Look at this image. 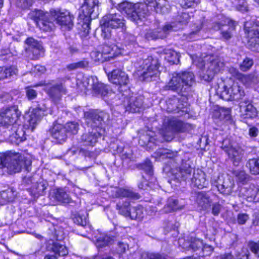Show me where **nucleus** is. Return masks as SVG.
Instances as JSON below:
<instances>
[{
    "label": "nucleus",
    "mask_w": 259,
    "mask_h": 259,
    "mask_svg": "<svg viewBox=\"0 0 259 259\" xmlns=\"http://www.w3.org/2000/svg\"><path fill=\"white\" fill-rule=\"evenodd\" d=\"M189 127V124L181 120L174 118H166L164 120L161 131L162 138L158 139L156 136L153 135L144 134L140 136L139 143L141 146H146L149 149H153L163 141H171L176 133L185 132Z\"/></svg>",
    "instance_id": "nucleus-1"
},
{
    "label": "nucleus",
    "mask_w": 259,
    "mask_h": 259,
    "mask_svg": "<svg viewBox=\"0 0 259 259\" xmlns=\"http://www.w3.org/2000/svg\"><path fill=\"white\" fill-rule=\"evenodd\" d=\"M31 160L19 153H0V168L9 175L20 172L23 169L30 171Z\"/></svg>",
    "instance_id": "nucleus-2"
},
{
    "label": "nucleus",
    "mask_w": 259,
    "mask_h": 259,
    "mask_svg": "<svg viewBox=\"0 0 259 259\" xmlns=\"http://www.w3.org/2000/svg\"><path fill=\"white\" fill-rule=\"evenodd\" d=\"M138 63V71L140 72L141 80L151 81L158 76L159 63L156 58L149 56L145 59H140Z\"/></svg>",
    "instance_id": "nucleus-3"
},
{
    "label": "nucleus",
    "mask_w": 259,
    "mask_h": 259,
    "mask_svg": "<svg viewBox=\"0 0 259 259\" xmlns=\"http://www.w3.org/2000/svg\"><path fill=\"white\" fill-rule=\"evenodd\" d=\"M118 9L126 15L133 21H137L146 17L149 14L148 6L143 3L133 4L123 2L118 5Z\"/></svg>",
    "instance_id": "nucleus-4"
},
{
    "label": "nucleus",
    "mask_w": 259,
    "mask_h": 259,
    "mask_svg": "<svg viewBox=\"0 0 259 259\" xmlns=\"http://www.w3.org/2000/svg\"><path fill=\"white\" fill-rule=\"evenodd\" d=\"M204 64L202 65L204 70L200 74V78L208 82L211 81L214 75L219 73L225 66L224 62L218 56H210L204 60Z\"/></svg>",
    "instance_id": "nucleus-5"
},
{
    "label": "nucleus",
    "mask_w": 259,
    "mask_h": 259,
    "mask_svg": "<svg viewBox=\"0 0 259 259\" xmlns=\"http://www.w3.org/2000/svg\"><path fill=\"white\" fill-rule=\"evenodd\" d=\"M221 148L227 154L228 159L234 166L239 165L244 155V151L241 148L233 147L230 141L226 139L223 141Z\"/></svg>",
    "instance_id": "nucleus-6"
},
{
    "label": "nucleus",
    "mask_w": 259,
    "mask_h": 259,
    "mask_svg": "<svg viewBox=\"0 0 259 259\" xmlns=\"http://www.w3.org/2000/svg\"><path fill=\"white\" fill-rule=\"evenodd\" d=\"M106 114L98 110H90L84 113L85 123L88 126L93 129H98L102 131L104 119Z\"/></svg>",
    "instance_id": "nucleus-7"
},
{
    "label": "nucleus",
    "mask_w": 259,
    "mask_h": 259,
    "mask_svg": "<svg viewBox=\"0 0 259 259\" xmlns=\"http://www.w3.org/2000/svg\"><path fill=\"white\" fill-rule=\"evenodd\" d=\"M50 13L52 17L56 20L57 23L62 28L70 30L73 26L74 17L70 13L65 10H51Z\"/></svg>",
    "instance_id": "nucleus-8"
},
{
    "label": "nucleus",
    "mask_w": 259,
    "mask_h": 259,
    "mask_svg": "<svg viewBox=\"0 0 259 259\" xmlns=\"http://www.w3.org/2000/svg\"><path fill=\"white\" fill-rule=\"evenodd\" d=\"M50 15L51 13L36 10L31 13L30 16L40 29L44 31H49L52 30L55 27L53 22L49 18Z\"/></svg>",
    "instance_id": "nucleus-9"
},
{
    "label": "nucleus",
    "mask_w": 259,
    "mask_h": 259,
    "mask_svg": "<svg viewBox=\"0 0 259 259\" xmlns=\"http://www.w3.org/2000/svg\"><path fill=\"white\" fill-rule=\"evenodd\" d=\"M102 22L107 27L111 29H125V20L119 13L110 12L105 15L102 19Z\"/></svg>",
    "instance_id": "nucleus-10"
},
{
    "label": "nucleus",
    "mask_w": 259,
    "mask_h": 259,
    "mask_svg": "<svg viewBox=\"0 0 259 259\" xmlns=\"http://www.w3.org/2000/svg\"><path fill=\"white\" fill-rule=\"evenodd\" d=\"M20 112L15 107H12L0 112V125L8 126L12 125L13 128H16V125L14 123L18 119Z\"/></svg>",
    "instance_id": "nucleus-11"
},
{
    "label": "nucleus",
    "mask_w": 259,
    "mask_h": 259,
    "mask_svg": "<svg viewBox=\"0 0 259 259\" xmlns=\"http://www.w3.org/2000/svg\"><path fill=\"white\" fill-rule=\"evenodd\" d=\"M46 110V105L42 101L37 103L36 105H34V108L29 115L28 120L29 126L32 131L34 129L36 125L41 121L45 115L44 113Z\"/></svg>",
    "instance_id": "nucleus-12"
},
{
    "label": "nucleus",
    "mask_w": 259,
    "mask_h": 259,
    "mask_svg": "<svg viewBox=\"0 0 259 259\" xmlns=\"http://www.w3.org/2000/svg\"><path fill=\"white\" fill-rule=\"evenodd\" d=\"M98 0H84L82 6V12L86 21L95 19L98 15Z\"/></svg>",
    "instance_id": "nucleus-13"
},
{
    "label": "nucleus",
    "mask_w": 259,
    "mask_h": 259,
    "mask_svg": "<svg viewBox=\"0 0 259 259\" xmlns=\"http://www.w3.org/2000/svg\"><path fill=\"white\" fill-rule=\"evenodd\" d=\"M192 168L189 161L183 162L179 167L172 168L171 174L175 180L178 181H186L190 178Z\"/></svg>",
    "instance_id": "nucleus-14"
},
{
    "label": "nucleus",
    "mask_w": 259,
    "mask_h": 259,
    "mask_svg": "<svg viewBox=\"0 0 259 259\" xmlns=\"http://www.w3.org/2000/svg\"><path fill=\"white\" fill-rule=\"evenodd\" d=\"M144 98L142 96H132L126 97L123 101L126 111L131 112H139L142 109Z\"/></svg>",
    "instance_id": "nucleus-15"
},
{
    "label": "nucleus",
    "mask_w": 259,
    "mask_h": 259,
    "mask_svg": "<svg viewBox=\"0 0 259 259\" xmlns=\"http://www.w3.org/2000/svg\"><path fill=\"white\" fill-rule=\"evenodd\" d=\"M215 183L220 193L225 195H229L232 193L234 183L228 175L219 176Z\"/></svg>",
    "instance_id": "nucleus-16"
},
{
    "label": "nucleus",
    "mask_w": 259,
    "mask_h": 259,
    "mask_svg": "<svg viewBox=\"0 0 259 259\" xmlns=\"http://www.w3.org/2000/svg\"><path fill=\"white\" fill-rule=\"evenodd\" d=\"M108 77L111 82L120 86L125 85L130 82L128 75L120 69H113L109 72Z\"/></svg>",
    "instance_id": "nucleus-17"
},
{
    "label": "nucleus",
    "mask_w": 259,
    "mask_h": 259,
    "mask_svg": "<svg viewBox=\"0 0 259 259\" xmlns=\"http://www.w3.org/2000/svg\"><path fill=\"white\" fill-rule=\"evenodd\" d=\"M115 45H108L104 44L99 51L96 53L97 59L101 62L109 61L110 59L114 58L116 55Z\"/></svg>",
    "instance_id": "nucleus-18"
},
{
    "label": "nucleus",
    "mask_w": 259,
    "mask_h": 259,
    "mask_svg": "<svg viewBox=\"0 0 259 259\" xmlns=\"http://www.w3.org/2000/svg\"><path fill=\"white\" fill-rule=\"evenodd\" d=\"M166 90L176 92L179 94L185 96L186 92L184 89V86L182 82L181 78L179 73H174L170 80L165 85Z\"/></svg>",
    "instance_id": "nucleus-19"
},
{
    "label": "nucleus",
    "mask_w": 259,
    "mask_h": 259,
    "mask_svg": "<svg viewBox=\"0 0 259 259\" xmlns=\"http://www.w3.org/2000/svg\"><path fill=\"white\" fill-rule=\"evenodd\" d=\"M244 30L249 38V42L259 46V25L251 22H246L244 24Z\"/></svg>",
    "instance_id": "nucleus-20"
},
{
    "label": "nucleus",
    "mask_w": 259,
    "mask_h": 259,
    "mask_svg": "<svg viewBox=\"0 0 259 259\" xmlns=\"http://www.w3.org/2000/svg\"><path fill=\"white\" fill-rule=\"evenodd\" d=\"M101 132L93 128L91 132L84 133L81 137V142L85 146H94L102 136Z\"/></svg>",
    "instance_id": "nucleus-21"
},
{
    "label": "nucleus",
    "mask_w": 259,
    "mask_h": 259,
    "mask_svg": "<svg viewBox=\"0 0 259 259\" xmlns=\"http://www.w3.org/2000/svg\"><path fill=\"white\" fill-rule=\"evenodd\" d=\"M195 202L200 210H205L210 207L212 201L208 193L201 191L196 193Z\"/></svg>",
    "instance_id": "nucleus-22"
},
{
    "label": "nucleus",
    "mask_w": 259,
    "mask_h": 259,
    "mask_svg": "<svg viewBox=\"0 0 259 259\" xmlns=\"http://www.w3.org/2000/svg\"><path fill=\"white\" fill-rule=\"evenodd\" d=\"M230 91H232L231 95H228L229 91H227L221 94V98L226 101L239 100L242 99L245 95L244 91L236 83H233L231 87Z\"/></svg>",
    "instance_id": "nucleus-23"
},
{
    "label": "nucleus",
    "mask_w": 259,
    "mask_h": 259,
    "mask_svg": "<svg viewBox=\"0 0 259 259\" xmlns=\"http://www.w3.org/2000/svg\"><path fill=\"white\" fill-rule=\"evenodd\" d=\"M214 28L216 30H220L222 37L227 40L230 39L233 36V31L235 29V22L231 21H228V24H222L220 23H215Z\"/></svg>",
    "instance_id": "nucleus-24"
},
{
    "label": "nucleus",
    "mask_w": 259,
    "mask_h": 259,
    "mask_svg": "<svg viewBox=\"0 0 259 259\" xmlns=\"http://www.w3.org/2000/svg\"><path fill=\"white\" fill-rule=\"evenodd\" d=\"M47 93L55 103H57L61 100V93H66V89L62 84H57L47 90Z\"/></svg>",
    "instance_id": "nucleus-25"
},
{
    "label": "nucleus",
    "mask_w": 259,
    "mask_h": 259,
    "mask_svg": "<svg viewBox=\"0 0 259 259\" xmlns=\"http://www.w3.org/2000/svg\"><path fill=\"white\" fill-rule=\"evenodd\" d=\"M181 76L184 90L186 93L191 91V87L195 84V79L194 74L190 71H182L179 73Z\"/></svg>",
    "instance_id": "nucleus-26"
},
{
    "label": "nucleus",
    "mask_w": 259,
    "mask_h": 259,
    "mask_svg": "<svg viewBox=\"0 0 259 259\" xmlns=\"http://www.w3.org/2000/svg\"><path fill=\"white\" fill-rule=\"evenodd\" d=\"M191 182L194 187L199 189L206 187L208 184V182L205 178V174L199 169L194 171Z\"/></svg>",
    "instance_id": "nucleus-27"
},
{
    "label": "nucleus",
    "mask_w": 259,
    "mask_h": 259,
    "mask_svg": "<svg viewBox=\"0 0 259 259\" xmlns=\"http://www.w3.org/2000/svg\"><path fill=\"white\" fill-rule=\"evenodd\" d=\"M51 135L53 138L57 140L58 143L61 144L67 139L66 130L62 124H56L51 130Z\"/></svg>",
    "instance_id": "nucleus-28"
},
{
    "label": "nucleus",
    "mask_w": 259,
    "mask_h": 259,
    "mask_svg": "<svg viewBox=\"0 0 259 259\" xmlns=\"http://www.w3.org/2000/svg\"><path fill=\"white\" fill-rule=\"evenodd\" d=\"M240 104L244 109L243 116L244 118H253L257 116V111L250 101L244 100Z\"/></svg>",
    "instance_id": "nucleus-29"
},
{
    "label": "nucleus",
    "mask_w": 259,
    "mask_h": 259,
    "mask_svg": "<svg viewBox=\"0 0 259 259\" xmlns=\"http://www.w3.org/2000/svg\"><path fill=\"white\" fill-rule=\"evenodd\" d=\"M203 244L202 240L191 237L189 240L183 243V247L187 250H192L194 252H198L203 247Z\"/></svg>",
    "instance_id": "nucleus-30"
},
{
    "label": "nucleus",
    "mask_w": 259,
    "mask_h": 259,
    "mask_svg": "<svg viewBox=\"0 0 259 259\" xmlns=\"http://www.w3.org/2000/svg\"><path fill=\"white\" fill-rule=\"evenodd\" d=\"M183 206V205L180 204L177 199L169 198L163 208V211L165 213H169L182 209Z\"/></svg>",
    "instance_id": "nucleus-31"
},
{
    "label": "nucleus",
    "mask_w": 259,
    "mask_h": 259,
    "mask_svg": "<svg viewBox=\"0 0 259 259\" xmlns=\"http://www.w3.org/2000/svg\"><path fill=\"white\" fill-rule=\"evenodd\" d=\"M116 197H127L131 199H138L140 197V195L129 189L117 188L115 192Z\"/></svg>",
    "instance_id": "nucleus-32"
},
{
    "label": "nucleus",
    "mask_w": 259,
    "mask_h": 259,
    "mask_svg": "<svg viewBox=\"0 0 259 259\" xmlns=\"http://www.w3.org/2000/svg\"><path fill=\"white\" fill-rule=\"evenodd\" d=\"M157 156L162 158L174 159V161H181L182 159L178 156L177 152H172L166 149H159L156 153Z\"/></svg>",
    "instance_id": "nucleus-33"
},
{
    "label": "nucleus",
    "mask_w": 259,
    "mask_h": 259,
    "mask_svg": "<svg viewBox=\"0 0 259 259\" xmlns=\"http://www.w3.org/2000/svg\"><path fill=\"white\" fill-rule=\"evenodd\" d=\"M91 20L86 21L85 19H83V22L80 29V35L82 40L83 42L87 45L89 40L90 38L89 32L91 29L90 23Z\"/></svg>",
    "instance_id": "nucleus-34"
},
{
    "label": "nucleus",
    "mask_w": 259,
    "mask_h": 259,
    "mask_svg": "<svg viewBox=\"0 0 259 259\" xmlns=\"http://www.w3.org/2000/svg\"><path fill=\"white\" fill-rule=\"evenodd\" d=\"M17 73L18 69L15 66L0 67V80L10 78Z\"/></svg>",
    "instance_id": "nucleus-35"
},
{
    "label": "nucleus",
    "mask_w": 259,
    "mask_h": 259,
    "mask_svg": "<svg viewBox=\"0 0 259 259\" xmlns=\"http://www.w3.org/2000/svg\"><path fill=\"white\" fill-rule=\"evenodd\" d=\"M112 243V239L107 235H101L95 240V245L99 248L109 246Z\"/></svg>",
    "instance_id": "nucleus-36"
},
{
    "label": "nucleus",
    "mask_w": 259,
    "mask_h": 259,
    "mask_svg": "<svg viewBox=\"0 0 259 259\" xmlns=\"http://www.w3.org/2000/svg\"><path fill=\"white\" fill-rule=\"evenodd\" d=\"M179 102L178 98L175 97L167 99L165 101L166 110L168 112L177 111L178 109L180 108Z\"/></svg>",
    "instance_id": "nucleus-37"
},
{
    "label": "nucleus",
    "mask_w": 259,
    "mask_h": 259,
    "mask_svg": "<svg viewBox=\"0 0 259 259\" xmlns=\"http://www.w3.org/2000/svg\"><path fill=\"white\" fill-rule=\"evenodd\" d=\"M51 249L54 252L59 256H65L68 253L67 247L59 242H53Z\"/></svg>",
    "instance_id": "nucleus-38"
},
{
    "label": "nucleus",
    "mask_w": 259,
    "mask_h": 259,
    "mask_svg": "<svg viewBox=\"0 0 259 259\" xmlns=\"http://www.w3.org/2000/svg\"><path fill=\"white\" fill-rule=\"evenodd\" d=\"M89 66V62L86 59H83L77 62L71 63L67 65L66 68L69 71H72L78 69H85Z\"/></svg>",
    "instance_id": "nucleus-39"
},
{
    "label": "nucleus",
    "mask_w": 259,
    "mask_h": 259,
    "mask_svg": "<svg viewBox=\"0 0 259 259\" xmlns=\"http://www.w3.org/2000/svg\"><path fill=\"white\" fill-rule=\"evenodd\" d=\"M243 190L244 191V195L246 197L247 201H252L255 200L258 190L257 188L253 186L252 187L250 186L248 188H244Z\"/></svg>",
    "instance_id": "nucleus-40"
},
{
    "label": "nucleus",
    "mask_w": 259,
    "mask_h": 259,
    "mask_svg": "<svg viewBox=\"0 0 259 259\" xmlns=\"http://www.w3.org/2000/svg\"><path fill=\"white\" fill-rule=\"evenodd\" d=\"M1 203L3 204L8 202L13 201L15 195L12 189H8L0 193Z\"/></svg>",
    "instance_id": "nucleus-41"
},
{
    "label": "nucleus",
    "mask_w": 259,
    "mask_h": 259,
    "mask_svg": "<svg viewBox=\"0 0 259 259\" xmlns=\"http://www.w3.org/2000/svg\"><path fill=\"white\" fill-rule=\"evenodd\" d=\"M55 197L58 201L64 203H68L71 200L69 195L65 191L64 189L61 188L58 189L56 190L55 193Z\"/></svg>",
    "instance_id": "nucleus-42"
},
{
    "label": "nucleus",
    "mask_w": 259,
    "mask_h": 259,
    "mask_svg": "<svg viewBox=\"0 0 259 259\" xmlns=\"http://www.w3.org/2000/svg\"><path fill=\"white\" fill-rule=\"evenodd\" d=\"M165 59L170 64H177L180 62V55L176 52L172 50H167L165 53Z\"/></svg>",
    "instance_id": "nucleus-43"
},
{
    "label": "nucleus",
    "mask_w": 259,
    "mask_h": 259,
    "mask_svg": "<svg viewBox=\"0 0 259 259\" xmlns=\"http://www.w3.org/2000/svg\"><path fill=\"white\" fill-rule=\"evenodd\" d=\"M247 166L252 175H259V159H250L247 163Z\"/></svg>",
    "instance_id": "nucleus-44"
},
{
    "label": "nucleus",
    "mask_w": 259,
    "mask_h": 259,
    "mask_svg": "<svg viewBox=\"0 0 259 259\" xmlns=\"http://www.w3.org/2000/svg\"><path fill=\"white\" fill-rule=\"evenodd\" d=\"M130 203L128 201L122 203L119 202L116 204V208L121 214L127 217H129L131 213V208H130Z\"/></svg>",
    "instance_id": "nucleus-45"
},
{
    "label": "nucleus",
    "mask_w": 259,
    "mask_h": 259,
    "mask_svg": "<svg viewBox=\"0 0 259 259\" xmlns=\"http://www.w3.org/2000/svg\"><path fill=\"white\" fill-rule=\"evenodd\" d=\"M232 174L235 177L237 181L242 184H245L249 180V175L244 170H235L232 171Z\"/></svg>",
    "instance_id": "nucleus-46"
},
{
    "label": "nucleus",
    "mask_w": 259,
    "mask_h": 259,
    "mask_svg": "<svg viewBox=\"0 0 259 259\" xmlns=\"http://www.w3.org/2000/svg\"><path fill=\"white\" fill-rule=\"evenodd\" d=\"M45 49L41 46H38L37 48L34 49L27 52L29 57L31 60H36L42 56L44 54Z\"/></svg>",
    "instance_id": "nucleus-47"
},
{
    "label": "nucleus",
    "mask_w": 259,
    "mask_h": 259,
    "mask_svg": "<svg viewBox=\"0 0 259 259\" xmlns=\"http://www.w3.org/2000/svg\"><path fill=\"white\" fill-rule=\"evenodd\" d=\"M143 208L139 205L131 208L129 217L132 220L141 219L143 218Z\"/></svg>",
    "instance_id": "nucleus-48"
},
{
    "label": "nucleus",
    "mask_w": 259,
    "mask_h": 259,
    "mask_svg": "<svg viewBox=\"0 0 259 259\" xmlns=\"http://www.w3.org/2000/svg\"><path fill=\"white\" fill-rule=\"evenodd\" d=\"M141 259H167L163 254L157 252H143L141 254Z\"/></svg>",
    "instance_id": "nucleus-49"
},
{
    "label": "nucleus",
    "mask_w": 259,
    "mask_h": 259,
    "mask_svg": "<svg viewBox=\"0 0 259 259\" xmlns=\"http://www.w3.org/2000/svg\"><path fill=\"white\" fill-rule=\"evenodd\" d=\"M12 138V140L13 138H15L16 141H15L17 144H18L20 142H23L26 140V137L25 136L23 128L21 127H18L17 130L15 131V133L11 136Z\"/></svg>",
    "instance_id": "nucleus-50"
},
{
    "label": "nucleus",
    "mask_w": 259,
    "mask_h": 259,
    "mask_svg": "<svg viewBox=\"0 0 259 259\" xmlns=\"http://www.w3.org/2000/svg\"><path fill=\"white\" fill-rule=\"evenodd\" d=\"M92 90L96 94H100L102 96H105L108 93L107 87L98 81Z\"/></svg>",
    "instance_id": "nucleus-51"
},
{
    "label": "nucleus",
    "mask_w": 259,
    "mask_h": 259,
    "mask_svg": "<svg viewBox=\"0 0 259 259\" xmlns=\"http://www.w3.org/2000/svg\"><path fill=\"white\" fill-rule=\"evenodd\" d=\"M64 127L66 130V133L75 135L79 130V124L78 122L75 121L68 122L65 124Z\"/></svg>",
    "instance_id": "nucleus-52"
},
{
    "label": "nucleus",
    "mask_w": 259,
    "mask_h": 259,
    "mask_svg": "<svg viewBox=\"0 0 259 259\" xmlns=\"http://www.w3.org/2000/svg\"><path fill=\"white\" fill-rule=\"evenodd\" d=\"M213 247L209 245L203 244V247L201 248L200 252H196L199 256H206L210 255L213 251Z\"/></svg>",
    "instance_id": "nucleus-53"
},
{
    "label": "nucleus",
    "mask_w": 259,
    "mask_h": 259,
    "mask_svg": "<svg viewBox=\"0 0 259 259\" xmlns=\"http://www.w3.org/2000/svg\"><path fill=\"white\" fill-rule=\"evenodd\" d=\"M148 37L151 39L163 38L165 37L163 31H162L161 28H158L155 30H153L148 33Z\"/></svg>",
    "instance_id": "nucleus-54"
},
{
    "label": "nucleus",
    "mask_w": 259,
    "mask_h": 259,
    "mask_svg": "<svg viewBox=\"0 0 259 259\" xmlns=\"http://www.w3.org/2000/svg\"><path fill=\"white\" fill-rule=\"evenodd\" d=\"M25 43L28 45V47L26 48V51L27 53L34 49L37 48L38 46L42 45L40 42L32 37H29L26 39Z\"/></svg>",
    "instance_id": "nucleus-55"
},
{
    "label": "nucleus",
    "mask_w": 259,
    "mask_h": 259,
    "mask_svg": "<svg viewBox=\"0 0 259 259\" xmlns=\"http://www.w3.org/2000/svg\"><path fill=\"white\" fill-rule=\"evenodd\" d=\"M137 167L140 169L144 170L146 173L152 175L153 171V166L152 162L148 159L145 160V161L141 164H139L137 165Z\"/></svg>",
    "instance_id": "nucleus-56"
},
{
    "label": "nucleus",
    "mask_w": 259,
    "mask_h": 259,
    "mask_svg": "<svg viewBox=\"0 0 259 259\" xmlns=\"http://www.w3.org/2000/svg\"><path fill=\"white\" fill-rule=\"evenodd\" d=\"M46 188L47 186L45 183L43 182H36L35 184L34 183L31 187L32 190L35 191L34 193L38 195L42 194Z\"/></svg>",
    "instance_id": "nucleus-57"
},
{
    "label": "nucleus",
    "mask_w": 259,
    "mask_h": 259,
    "mask_svg": "<svg viewBox=\"0 0 259 259\" xmlns=\"http://www.w3.org/2000/svg\"><path fill=\"white\" fill-rule=\"evenodd\" d=\"M253 61L252 59L246 57L240 64L239 68L241 71L245 72L249 70L253 65Z\"/></svg>",
    "instance_id": "nucleus-58"
},
{
    "label": "nucleus",
    "mask_w": 259,
    "mask_h": 259,
    "mask_svg": "<svg viewBox=\"0 0 259 259\" xmlns=\"http://www.w3.org/2000/svg\"><path fill=\"white\" fill-rule=\"evenodd\" d=\"M98 81L96 76H90L84 79L83 81L84 85L88 89H92Z\"/></svg>",
    "instance_id": "nucleus-59"
},
{
    "label": "nucleus",
    "mask_w": 259,
    "mask_h": 259,
    "mask_svg": "<svg viewBox=\"0 0 259 259\" xmlns=\"http://www.w3.org/2000/svg\"><path fill=\"white\" fill-rule=\"evenodd\" d=\"M102 32L101 36L104 39L109 40L111 38L112 34L110 27H107L103 23L101 25Z\"/></svg>",
    "instance_id": "nucleus-60"
},
{
    "label": "nucleus",
    "mask_w": 259,
    "mask_h": 259,
    "mask_svg": "<svg viewBox=\"0 0 259 259\" xmlns=\"http://www.w3.org/2000/svg\"><path fill=\"white\" fill-rule=\"evenodd\" d=\"M189 19L190 16L188 13L186 12H182L177 17V21L182 24H187Z\"/></svg>",
    "instance_id": "nucleus-61"
},
{
    "label": "nucleus",
    "mask_w": 259,
    "mask_h": 259,
    "mask_svg": "<svg viewBox=\"0 0 259 259\" xmlns=\"http://www.w3.org/2000/svg\"><path fill=\"white\" fill-rule=\"evenodd\" d=\"M73 220L75 224L81 226H85L87 224L85 217L83 218V216L79 214H75L73 218Z\"/></svg>",
    "instance_id": "nucleus-62"
},
{
    "label": "nucleus",
    "mask_w": 259,
    "mask_h": 259,
    "mask_svg": "<svg viewBox=\"0 0 259 259\" xmlns=\"http://www.w3.org/2000/svg\"><path fill=\"white\" fill-rule=\"evenodd\" d=\"M26 95L28 100H31L35 99L37 95V92L32 88L31 87H28L25 88Z\"/></svg>",
    "instance_id": "nucleus-63"
},
{
    "label": "nucleus",
    "mask_w": 259,
    "mask_h": 259,
    "mask_svg": "<svg viewBox=\"0 0 259 259\" xmlns=\"http://www.w3.org/2000/svg\"><path fill=\"white\" fill-rule=\"evenodd\" d=\"M249 219V215L247 213H239L237 215V222L239 225H244Z\"/></svg>",
    "instance_id": "nucleus-64"
}]
</instances>
